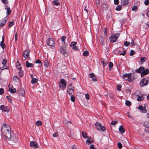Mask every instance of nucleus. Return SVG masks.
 <instances>
[{
    "label": "nucleus",
    "instance_id": "864d4df0",
    "mask_svg": "<svg viewBox=\"0 0 149 149\" xmlns=\"http://www.w3.org/2000/svg\"><path fill=\"white\" fill-rule=\"evenodd\" d=\"M85 98H86V99L87 100H89V99L90 95L88 94L87 93L85 94Z\"/></svg>",
    "mask_w": 149,
    "mask_h": 149
},
{
    "label": "nucleus",
    "instance_id": "aec40b11",
    "mask_svg": "<svg viewBox=\"0 0 149 149\" xmlns=\"http://www.w3.org/2000/svg\"><path fill=\"white\" fill-rule=\"evenodd\" d=\"M13 86H11L10 87H9V91H10L12 93H15L16 91V89L15 88H13Z\"/></svg>",
    "mask_w": 149,
    "mask_h": 149
},
{
    "label": "nucleus",
    "instance_id": "1a4fd4ad",
    "mask_svg": "<svg viewBox=\"0 0 149 149\" xmlns=\"http://www.w3.org/2000/svg\"><path fill=\"white\" fill-rule=\"evenodd\" d=\"M30 146L31 147H34L35 148L38 147V143L36 141H32L30 142Z\"/></svg>",
    "mask_w": 149,
    "mask_h": 149
},
{
    "label": "nucleus",
    "instance_id": "2eb2a0df",
    "mask_svg": "<svg viewBox=\"0 0 149 149\" xmlns=\"http://www.w3.org/2000/svg\"><path fill=\"white\" fill-rule=\"evenodd\" d=\"M144 69V68L142 66H140V68L135 70V71L138 73H141L142 71Z\"/></svg>",
    "mask_w": 149,
    "mask_h": 149
},
{
    "label": "nucleus",
    "instance_id": "0eeeda50",
    "mask_svg": "<svg viewBox=\"0 0 149 149\" xmlns=\"http://www.w3.org/2000/svg\"><path fill=\"white\" fill-rule=\"evenodd\" d=\"M148 81L146 79L143 78L141 81L140 86L143 87L144 86H146L148 84Z\"/></svg>",
    "mask_w": 149,
    "mask_h": 149
},
{
    "label": "nucleus",
    "instance_id": "9d476101",
    "mask_svg": "<svg viewBox=\"0 0 149 149\" xmlns=\"http://www.w3.org/2000/svg\"><path fill=\"white\" fill-rule=\"evenodd\" d=\"M0 109L4 111L8 112L10 111V109L7 107L4 106L3 105H1L0 106Z\"/></svg>",
    "mask_w": 149,
    "mask_h": 149
},
{
    "label": "nucleus",
    "instance_id": "ea45409f",
    "mask_svg": "<svg viewBox=\"0 0 149 149\" xmlns=\"http://www.w3.org/2000/svg\"><path fill=\"white\" fill-rule=\"evenodd\" d=\"M125 104L128 106H130L131 104V102L128 100L126 101L125 102Z\"/></svg>",
    "mask_w": 149,
    "mask_h": 149
},
{
    "label": "nucleus",
    "instance_id": "a878e982",
    "mask_svg": "<svg viewBox=\"0 0 149 149\" xmlns=\"http://www.w3.org/2000/svg\"><path fill=\"white\" fill-rule=\"evenodd\" d=\"M5 9H6L7 10V12H6L7 15H9L10 14L11 12V10L10 9V8L8 6H7V8H5Z\"/></svg>",
    "mask_w": 149,
    "mask_h": 149
},
{
    "label": "nucleus",
    "instance_id": "72a5a7b5",
    "mask_svg": "<svg viewBox=\"0 0 149 149\" xmlns=\"http://www.w3.org/2000/svg\"><path fill=\"white\" fill-rule=\"evenodd\" d=\"M36 124L37 126H39L42 125V123L40 121L38 120L36 122Z\"/></svg>",
    "mask_w": 149,
    "mask_h": 149
},
{
    "label": "nucleus",
    "instance_id": "5fc2aeb1",
    "mask_svg": "<svg viewBox=\"0 0 149 149\" xmlns=\"http://www.w3.org/2000/svg\"><path fill=\"white\" fill-rule=\"evenodd\" d=\"M44 65L47 67H48L49 66V64L47 60H45V61Z\"/></svg>",
    "mask_w": 149,
    "mask_h": 149
},
{
    "label": "nucleus",
    "instance_id": "6e6d98bb",
    "mask_svg": "<svg viewBox=\"0 0 149 149\" xmlns=\"http://www.w3.org/2000/svg\"><path fill=\"white\" fill-rule=\"evenodd\" d=\"M126 52V51L124 50L122 53H119V55H123V56H124Z\"/></svg>",
    "mask_w": 149,
    "mask_h": 149
},
{
    "label": "nucleus",
    "instance_id": "09e8293b",
    "mask_svg": "<svg viewBox=\"0 0 149 149\" xmlns=\"http://www.w3.org/2000/svg\"><path fill=\"white\" fill-rule=\"evenodd\" d=\"M6 97L7 98L8 100V101L10 102V103H11L12 102V100L11 97L8 96H6Z\"/></svg>",
    "mask_w": 149,
    "mask_h": 149
},
{
    "label": "nucleus",
    "instance_id": "0e129e2a",
    "mask_svg": "<svg viewBox=\"0 0 149 149\" xmlns=\"http://www.w3.org/2000/svg\"><path fill=\"white\" fill-rule=\"evenodd\" d=\"M114 3L116 5H118L119 3V0H114Z\"/></svg>",
    "mask_w": 149,
    "mask_h": 149
},
{
    "label": "nucleus",
    "instance_id": "49530a36",
    "mask_svg": "<svg viewBox=\"0 0 149 149\" xmlns=\"http://www.w3.org/2000/svg\"><path fill=\"white\" fill-rule=\"evenodd\" d=\"M71 100L72 102H74L75 101L74 97L73 95H72L70 97Z\"/></svg>",
    "mask_w": 149,
    "mask_h": 149
},
{
    "label": "nucleus",
    "instance_id": "393cba45",
    "mask_svg": "<svg viewBox=\"0 0 149 149\" xmlns=\"http://www.w3.org/2000/svg\"><path fill=\"white\" fill-rule=\"evenodd\" d=\"M52 3L53 5L54 6H59L60 4V3L58 0H54L52 1Z\"/></svg>",
    "mask_w": 149,
    "mask_h": 149
},
{
    "label": "nucleus",
    "instance_id": "4d7b16f0",
    "mask_svg": "<svg viewBox=\"0 0 149 149\" xmlns=\"http://www.w3.org/2000/svg\"><path fill=\"white\" fill-rule=\"evenodd\" d=\"M4 92V89L3 88H0V95H2L3 93Z\"/></svg>",
    "mask_w": 149,
    "mask_h": 149
},
{
    "label": "nucleus",
    "instance_id": "13d9d810",
    "mask_svg": "<svg viewBox=\"0 0 149 149\" xmlns=\"http://www.w3.org/2000/svg\"><path fill=\"white\" fill-rule=\"evenodd\" d=\"M7 62V60L6 59H4L2 61V64L3 65H6Z\"/></svg>",
    "mask_w": 149,
    "mask_h": 149
},
{
    "label": "nucleus",
    "instance_id": "423d86ee",
    "mask_svg": "<svg viewBox=\"0 0 149 149\" xmlns=\"http://www.w3.org/2000/svg\"><path fill=\"white\" fill-rule=\"evenodd\" d=\"M97 130L103 132L105 130V127L104 126H102L99 122H96L95 124Z\"/></svg>",
    "mask_w": 149,
    "mask_h": 149
},
{
    "label": "nucleus",
    "instance_id": "7c9ffc66",
    "mask_svg": "<svg viewBox=\"0 0 149 149\" xmlns=\"http://www.w3.org/2000/svg\"><path fill=\"white\" fill-rule=\"evenodd\" d=\"M67 92L70 95H71L74 92L73 90L72 89L70 88H68L67 91Z\"/></svg>",
    "mask_w": 149,
    "mask_h": 149
},
{
    "label": "nucleus",
    "instance_id": "2f4dec72",
    "mask_svg": "<svg viewBox=\"0 0 149 149\" xmlns=\"http://www.w3.org/2000/svg\"><path fill=\"white\" fill-rule=\"evenodd\" d=\"M101 62L103 64V67H105L107 65V62L106 60H102L101 61Z\"/></svg>",
    "mask_w": 149,
    "mask_h": 149
},
{
    "label": "nucleus",
    "instance_id": "603ef678",
    "mask_svg": "<svg viewBox=\"0 0 149 149\" xmlns=\"http://www.w3.org/2000/svg\"><path fill=\"white\" fill-rule=\"evenodd\" d=\"M14 24V23L12 22H11L8 25V27H10Z\"/></svg>",
    "mask_w": 149,
    "mask_h": 149
},
{
    "label": "nucleus",
    "instance_id": "3c124183",
    "mask_svg": "<svg viewBox=\"0 0 149 149\" xmlns=\"http://www.w3.org/2000/svg\"><path fill=\"white\" fill-rule=\"evenodd\" d=\"M66 37L65 36H63L61 38V40L63 42V43H65V40Z\"/></svg>",
    "mask_w": 149,
    "mask_h": 149
},
{
    "label": "nucleus",
    "instance_id": "e2e57ef3",
    "mask_svg": "<svg viewBox=\"0 0 149 149\" xmlns=\"http://www.w3.org/2000/svg\"><path fill=\"white\" fill-rule=\"evenodd\" d=\"M117 123V122L116 121H112L111 122V124L112 125H115Z\"/></svg>",
    "mask_w": 149,
    "mask_h": 149
},
{
    "label": "nucleus",
    "instance_id": "bb28decb",
    "mask_svg": "<svg viewBox=\"0 0 149 149\" xmlns=\"http://www.w3.org/2000/svg\"><path fill=\"white\" fill-rule=\"evenodd\" d=\"M21 65V64L20 62L18 61H17L16 64V67L19 70H20L22 68L21 67H19Z\"/></svg>",
    "mask_w": 149,
    "mask_h": 149
},
{
    "label": "nucleus",
    "instance_id": "37998d69",
    "mask_svg": "<svg viewBox=\"0 0 149 149\" xmlns=\"http://www.w3.org/2000/svg\"><path fill=\"white\" fill-rule=\"evenodd\" d=\"M102 7L104 8L105 10L107 9V6L106 4L103 3L102 4Z\"/></svg>",
    "mask_w": 149,
    "mask_h": 149
},
{
    "label": "nucleus",
    "instance_id": "e433bc0d",
    "mask_svg": "<svg viewBox=\"0 0 149 149\" xmlns=\"http://www.w3.org/2000/svg\"><path fill=\"white\" fill-rule=\"evenodd\" d=\"M89 54V52L87 51H84L83 54V55L84 56H88Z\"/></svg>",
    "mask_w": 149,
    "mask_h": 149
},
{
    "label": "nucleus",
    "instance_id": "cd10ccee",
    "mask_svg": "<svg viewBox=\"0 0 149 149\" xmlns=\"http://www.w3.org/2000/svg\"><path fill=\"white\" fill-rule=\"evenodd\" d=\"M7 21V20L6 19H4L2 20L1 21V24H0V26H3L6 23Z\"/></svg>",
    "mask_w": 149,
    "mask_h": 149
},
{
    "label": "nucleus",
    "instance_id": "69168bd1",
    "mask_svg": "<svg viewBox=\"0 0 149 149\" xmlns=\"http://www.w3.org/2000/svg\"><path fill=\"white\" fill-rule=\"evenodd\" d=\"M2 2L4 4H6L8 3V2L7 0H1Z\"/></svg>",
    "mask_w": 149,
    "mask_h": 149
},
{
    "label": "nucleus",
    "instance_id": "f3484780",
    "mask_svg": "<svg viewBox=\"0 0 149 149\" xmlns=\"http://www.w3.org/2000/svg\"><path fill=\"white\" fill-rule=\"evenodd\" d=\"M25 91L22 88H20L19 90V94L21 96H24L25 94Z\"/></svg>",
    "mask_w": 149,
    "mask_h": 149
},
{
    "label": "nucleus",
    "instance_id": "5701e85b",
    "mask_svg": "<svg viewBox=\"0 0 149 149\" xmlns=\"http://www.w3.org/2000/svg\"><path fill=\"white\" fill-rule=\"evenodd\" d=\"M137 96H138V97L137 99V100L138 101H142L144 99V97L142 95H138Z\"/></svg>",
    "mask_w": 149,
    "mask_h": 149
},
{
    "label": "nucleus",
    "instance_id": "58836bf2",
    "mask_svg": "<svg viewBox=\"0 0 149 149\" xmlns=\"http://www.w3.org/2000/svg\"><path fill=\"white\" fill-rule=\"evenodd\" d=\"M38 80L36 78H34L32 79L31 81V83L32 84H35L38 82Z\"/></svg>",
    "mask_w": 149,
    "mask_h": 149
},
{
    "label": "nucleus",
    "instance_id": "f03ea898",
    "mask_svg": "<svg viewBox=\"0 0 149 149\" xmlns=\"http://www.w3.org/2000/svg\"><path fill=\"white\" fill-rule=\"evenodd\" d=\"M120 35V33H118L114 35L112 34L109 38L110 42L114 43L116 42Z\"/></svg>",
    "mask_w": 149,
    "mask_h": 149
},
{
    "label": "nucleus",
    "instance_id": "79ce46f5",
    "mask_svg": "<svg viewBox=\"0 0 149 149\" xmlns=\"http://www.w3.org/2000/svg\"><path fill=\"white\" fill-rule=\"evenodd\" d=\"M121 85H118L117 86V90L118 91H120L121 90Z\"/></svg>",
    "mask_w": 149,
    "mask_h": 149
},
{
    "label": "nucleus",
    "instance_id": "ddd939ff",
    "mask_svg": "<svg viewBox=\"0 0 149 149\" xmlns=\"http://www.w3.org/2000/svg\"><path fill=\"white\" fill-rule=\"evenodd\" d=\"M60 51L61 53L63 55H65L67 52L64 45H62L60 49Z\"/></svg>",
    "mask_w": 149,
    "mask_h": 149
},
{
    "label": "nucleus",
    "instance_id": "39448f33",
    "mask_svg": "<svg viewBox=\"0 0 149 149\" xmlns=\"http://www.w3.org/2000/svg\"><path fill=\"white\" fill-rule=\"evenodd\" d=\"M137 76V74L135 72H134L132 73H130L129 77L127 78V79H126V81H127L129 82H132L136 78Z\"/></svg>",
    "mask_w": 149,
    "mask_h": 149
},
{
    "label": "nucleus",
    "instance_id": "b1692460",
    "mask_svg": "<svg viewBox=\"0 0 149 149\" xmlns=\"http://www.w3.org/2000/svg\"><path fill=\"white\" fill-rule=\"evenodd\" d=\"M4 40L3 39L0 42V46L3 49L5 48L6 47V45L4 43Z\"/></svg>",
    "mask_w": 149,
    "mask_h": 149
},
{
    "label": "nucleus",
    "instance_id": "6ab92c4d",
    "mask_svg": "<svg viewBox=\"0 0 149 149\" xmlns=\"http://www.w3.org/2000/svg\"><path fill=\"white\" fill-rule=\"evenodd\" d=\"M119 131L122 134H123L125 132V130L124 128L123 125H121L120 126Z\"/></svg>",
    "mask_w": 149,
    "mask_h": 149
},
{
    "label": "nucleus",
    "instance_id": "4be33fe9",
    "mask_svg": "<svg viewBox=\"0 0 149 149\" xmlns=\"http://www.w3.org/2000/svg\"><path fill=\"white\" fill-rule=\"evenodd\" d=\"M130 73H125V74H124L122 76L123 78L126 81V79L127 78H126L127 77L129 78V77L130 75Z\"/></svg>",
    "mask_w": 149,
    "mask_h": 149
},
{
    "label": "nucleus",
    "instance_id": "dca6fc26",
    "mask_svg": "<svg viewBox=\"0 0 149 149\" xmlns=\"http://www.w3.org/2000/svg\"><path fill=\"white\" fill-rule=\"evenodd\" d=\"M30 52V51L29 50H28L27 49L25 50L23 52V56L25 58V56L26 57H27L28 58H29V54Z\"/></svg>",
    "mask_w": 149,
    "mask_h": 149
},
{
    "label": "nucleus",
    "instance_id": "8fccbe9b",
    "mask_svg": "<svg viewBox=\"0 0 149 149\" xmlns=\"http://www.w3.org/2000/svg\"><path fill=\"white\" fill-rule=\"evenodd\" d=\"M135 54V51L134 50H132L130 52V56H132L133 55Z\"/></svg>",
    "mask_w": 149,
    "mask_h": 149
},
{
    "label": "nucleus",
    "instance_id": "f257e3e1",
    "mask_svg": "<svg viewBox=\"0 0 149 149\" xmlns=\"http://www.w3.org/2000/svg\"><path fill=\"white\" fill-rule=\"evenodd\" d=\"M11 128L10 125L4 124L2 126L1 130L3 134L6 138H10Z\"/></svg>",
    "mask_w": 149,
    "mask_h": 149
},
{
    "label": "nucleus",
    "instance_id": "bf43d9fd",
    "mask_svg": "<svg viewBox=\"0 0 149 149\" xmlns=\"http://www.w3.org/2000/svg\"><path fill=\"white\" fill-rule=\"evenodd\" d=\"M35 63L42 64V62L40 60L38 59L35 61Z\"/></svg>",
    "mask_w": 149,
    "mask_h": 149
},
{
    "label": "nucleus",
    "instance_id": "412c9836",
    "mask_svg": "<svg viewBox=\"0 0 149 149\" xmlns=\"http://www.w3.org/2000/svg\"><path fill=\"white\" fill-rule=\"evenodd\" d=\"M25 63H26V66L27 68H29V67L33 68V65L32 63H29L28 61H26Z\"/></svg>",
    "mask_w": 149,
    "mask_h": 149
},
{
    "label": "nucleus",
    "instance_id": "f8f14e48",
    "mask_svg": "<svg viewBox=\"0 0 149 149\" xmlns=\"http://www.w3.org/2000/svg\"><path fill=\"white\" fill-rule=\"evenodd\" d=\"M149 74V70L148 69L146 68L144 69L141 74V77H143L145 75H146Z\"/></svg>",
    "mask_w": 149,
    "mask_h": 149
},
{
    "label": "nucleus",
    "instance_id": "a211bd4d",
    "mask_svg": "<svg viewBox=\"0 0 149 149\" xmlns=\"http://www.w3.org/2000/svg\"><path fill=\"white\" fill-rule=\"evenodd\" d=\"M93 141V140L92 139L91 137H88V139L86 141V143L88 145H90L91 143Z\"/></svg>",
    "mask_w": 149,
    "mask_h": 149
},
{
    "label": "nucleus",
    "instance_id": "20e7f679",
    "mask_svg": "<svg viewBox=\"0 0 149 149\" xmlns=\"http://www.w3.org/2000/svg\"><path fill=\"white\" fill-rule=\"evenodd\" d=\"M46 43L50 47H54L55 45V41L52 38H48L46 40Z\"/></svg>",
    "mask_w": 149,
    "mask_h": 149
},
{
    "label": "nucleus",
    "instance_id": "052dcab7",
    "mask_svg": "<svg viewBox=\"0 0 149 149\" xmlns=\"http://www.w3.org/2000/svg\"><path fill=\"white\" fill-rule=\"evenodd\" d=\"M144 3L146 5H148L149 4V0H146L144 2Z\"/></svg>",
    "mask_w": 149,
    "mask_h": 149
},
{
    "label": "nucleus",
    "instance_id": "774afa93",
    "mask_svg": "<svg viewBox=\"0 0 149 149\" xmlns=\"http://www.w3.org/2000/svg\"><path fill=\"white\" fill-rule=\"evenodd\" d=\"M92 80L93 81H97V79L96 77L95 76H94L93 77V78H92Z\"/></svg>",
    "mask_w": 149,
    "mask_h": 149
},
{
    "label": "nucleus",
    "instance_id": "7ed1b4c3",
    "mask_svg": "<svg viewBox=\"0 0 149 149\" xmlns=\"http://www.w3.org/2000/svg\"><path fill=\"white\" fill-rule=\"evenodd\" d=\"M59 87L61 88L62 90H64L66 87L67 83L63 79H61L59 83Z\"/></svg>",
    "mask_w": 149,
    "mask_h": 149
},
{
    "label": "nucleus",
    "instance_id": "c03bdc74",
    "mask_svg": "<svg viewBox=\"0 0 149 149\" xmlns=\"http://www.w3.org/2000/svg\"><path fill=\"white\" fill-rule=\"evenodd\" d=\"M138 8L136 6H134L132 8V10L133 11H137Z\"/></svg>",
    "mask_w": 149,
    "mask_h": 149
},
{
    "label": "nucleus",
    "instance_id": "338daca9",
    "mask_svg": "<svg viewBox=\"0 0 149 149\" xmlns=\"http://www.w3.org/2000/svg\"><path fill=\"white\" fill-rule=\"evenodd\" d=\"M90 149H96L94 147V146L93 144L90 145Z\"/></svg>",
    "mask_w": 149,
    "mask_h": 149
},
{
    "label": "nucleus",
    "instance_id": "6e6552de",
    "mask_svg": "<svg viewBox=\"0 0 149 149\" xmlns=\"http://www.w3.org/2000/svg\"><path fill=\"white\" fill-rule=\"evenodd\" d=\"M8 139V140L9 141L11 140L15 143H16L17 142L18 138L16 136L14 135L10 134V138H7Z\"/></svg>",
    "mask_w": 149,
    "mask_h": 149
},
{
    "label": "nucleus",
    "instance_id": "9b49d317",
    "mask_svg": "<svg viewBox=\"0 0 149 149\" xmlns=\"http://www.w3.org/2000/svg\"><path fill=\"white\" fill-rule=\"evenodd\" d=\"M77 43V42H71L70 44V46L72 48V49L74 50V51H77L78 49L77 46H76Z\"/></svg>",
    "mask_w": 149,
    "mask_h": 149
},
{
    "label": "nucleus",
    "instance_id": "680f3d73",
    "mask_svg": "<svg viewBox=\"0 0 149 149\" xmlns=\"http://www.w3.org/2000/svg\"><path fill=\"white\" fill-rule=\"evenodd\" d=\"M94 76V74L93 73L89 74V77L90 78H93Z\"/></svg>",
    "mask_w": 149,
    "mask_h": 149
},
{
    "label": "nucleus",
    "instance_id": "a19ab883",
    "mask_svg": "<svg viewBox=\"0 0 149 149\" xmlns=\"http://www.w3.org/2000/svg\"><path fill=\"white\" fill-rule=\"evenodd\" d=\"M99 41L101 43L102 45H103L104 40L102 37H100L99 39Z\"/></svg>",
    "mask_w": 149,
    "mask_h": 149
},
{
    "label": "nucleus",
    "instance_id": "c756f323",
    "mask_svg": "<svg viewBox=\"0 0 149 149\" xmlns=\"http://www.w3.org/2000/svg\"><path fill=\"white\" fill-rule=\"evenodd\" d=\"M121 3L123 5H125L128 3V0H121Z\"/></svg>",
    "mask_w": 149,
    "mask_h": 149
},
{
    "label": "nucleus",
    "instance_id": "de8ad7c7",
    "mask_svg": "<svg viewBox=\"0 0 149 149\" xmlns=\"http://www.w3.org/2000/svg\"><path fill=\"white\" fill-rule=\"evenodd\" d=\"M117 145L118 148L119 149H120L122 148V145L120 142H118Z\"/></svg>",
    "mask_w": 149,
    "mask_h": 149
},
{
    "label": "nucleus",
    "instance_id": "f704fd0d",
    "mask_svg": "<svg viewBox=\"0 0 149 149\" xmlns=\"http://www.w3.org/2000/svg\"><path fill=\"white\" fill-rule=\"evenodd\" d=\"M122 6L121 5H118L116 7L115 9L118 11H119L121 9Z\"/></svg>",
    "mask_w": 149,
    "mask_h": 149
},
{
    "label": "nucleus",
    "instance_id": "473e14b6",
    "mask_svg": "<svg viewBox=\"0 0 149 149\" xmlns=\"http://www.w3.org/2000/svg\"><path fill=\"white\" fill-rule=\"evenodd\" d=\"M113 65V63L112 62H109L108 65L109 70L110 71L112 69Z\"/></svg>",
    "mask_w": 149,
    "mask_h": 149
},
{
    "label": "nucleus",
    "instance_id": "c9c22d12",
    "mask_svg": "<svg viewBox=\"0 0 149 149\" xmlns=\"http://www.w3.org/2000/svg\"><path fill=\"white\" fill-rule=\"evenodd\" d=\"M19 71L18 72L19 75L20 76V77H22L24 75L23 71L21 69L19 70Z\"/></svg>",
    "mask_w": 149,
    "mask_h": 149
},
{
    "label": "nucleus",
    "instance_id": "a18cd8bd",
    "mask_svg": "<svg viewBox=\"0 0 149 149\" xmlns=\"http://www.w3.org/2000/svg\"><path fill=\"white\" fill-rule=\"evenodd\" d=\"M130 44V42L127 41H125L124 42V45L126 47H127Z\"/></svg>",
    "mask_w": 149,
    "mask_h": 149
},
{
    "label": "nucleus",
    "instance_id": "4c0bfd02",
    "mask_svg": "<svg viewBox=\"0 0 149 149\" xmlns=\"http://www.w3.org/2000/svg\"><path fill=\"white\" fill-rule=\"evenodd\" d=\"M82 134L83 137L84 138L86 139L87 138V134L86 133L83 131L82 132Z\"/></svg>",
    "mask_w": 149,
    "mask_h": 149
},
{
    "label": "nucleus",
    "instance_id": "4468645a",
    "mask_svg": "<svg viewBox=\"0 0 149 149\" xmlns=\"http://www.w3.org/2000/svg\"><path fill=\"white\" fill-rule=\"evenodd\" d=\"M138 109L141 110V112L143 113H146L147 112V109L146 108L145 106L143 107L141 105H140L138 107Z\"/></svg>",
    "mask_w": 149,
    "mask_h": 149
},
{
    "label": "nucleus",
    "instance_id": "c85d7f7f",
    "mask_svg": "<svg viewBox=\"0 0 149 149\" xmlns=\"http://www.w3.org/2000/svg\"><path fill=\"white\" fill-rule=\"evenodd\" d=\"M147 58L145 57H141L140 58V60L141 64H142L146 61Z\"/></svg>",
    "mask_w": 149,
    "mask_h": 149
}]
</instances>
